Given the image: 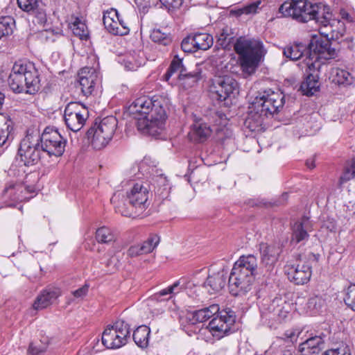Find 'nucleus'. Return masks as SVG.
<instances>
[{
	"label": "nucleus",
	"mask_w": 355,
	"mask_h": 355,
	"mask_svg": "<svg viewBox=\"0 0 355 355\" xmlns=\"http://www.w3.org/2000/svg\"><path fill=\"white\" fill-rule=\"evenodd\" d=\"M130 110L137 114L136 125L142 134L156 137L164 129L168 107L162 97L141 96L132 103Z\"/></svg>",
	"instance_id": "1"
},
{
	"label": "nucleus",
	"mask_w": 355,
	"mask_h": 355,
	"mask_svg": "<svg viewBox=\"0 0 355 355\" xmlns=\"http://www.w3.org/2000/svg\"><path fill=\"white\" fill-rule=\"evenodd\" d=\"M308 56L302 62L306 67L305 80L300 89H320L319 70L323 60L334 59L338 56V50L333 46L328 37L314 35L308 44Z\"/></svg>",
	"instance_id": "2"
},
{
	"label": "nucleus",
	"mask_w": 355,
	"mask_h": 355,
	"mask_svg": "<svg viewBox=\"0 0 355 355\" xmlns=\"http://www.w3.org/2000/svg\"><path fill=\"white\" fill-rule=\"evenodd\" d=\"M164 79L172 87L189 89L198 86L202 80L201 70L196 69L193 71H188L183 65L182 59L176 55L164 75Z\"/></svg>",
	"instance_id": "3"
},
{
	"label": "nucleus",
	"mask_w": 355,
	"mask_h": 355,
	"mask_svg": "<svg viewBox=\"0 0 355 355\" xmlns=\"http://www.w3.org/2000/svg\"><path fill=\"white\" fill-rule=\"evenodd\" d=\"M234 50L239 55L243 69H254L266 53L261 41L240 37L234 44Z\"/></svg>",
	"instance_id": "4"
},
{
	"label": "nucleus",
	"mask_w": 355,
	"mask_h": 355,
	"mask_svg": "<svg viewBox=\"0 0 355 355\" xmlns=\"http://www.w3.org/2000/svg\"><path fill=\"white\" fill-rule=\"evenodd\" d=\"M270 91V93L267 90H249L246 96L250 105H255L259 110L268 117L279 113L285 103V95L282 90Z\"/></svg>",
	"instance_id": "5"
},
{
	"label": "nucleus",
	"mask_w": 355,
	"mask_h": 355,
	"mask_svg": "<svg viewBox=\"0 0 355 355\" xmlns=\"http://www.w3.org/2000/svg\"><path fill=\"white\" fill-rule=\"evenodd\" d=\"M40 80L37 70L31 63L22 60L15 62L8 78L10 89L39 87Z\"/></svg>",
	"instance_id": "6"
},
{
	"label": "nucleus",
	"mask_w": 355,
	"mask_h": 355,
	"mask_svg": "<svg viewBox=\"0 0 355 355\" xmlns=\"http://www.w3.org/2000/svg\"><path fill=\"white\" fill-rule=\"evenodd\" d=\"M118 121L113 116L103 119L99 123L96 122L86 132V137L94 148L101 150L107 145L112 139L116 129Z\"/></svg>",
	"instance_id": "7"
},
{
	"label": "nucleus",
	"mask_w": 355,
	"mask_h": 355,
	"mask_svg": "<svg viewBox=\"0 0 355 355\" xmlns=\"http://www.w3.org/2000/svg\"><path fill=\"white\" fill-rule=\"evenodd\" d=\"M321 5L311 3L307 0H290L284 2L279 8L285 17H292L301 22H307L317 17Z\"/></svg>",
	"instance_id": "8"
},
{
	"label": "nucleus",
	"mask_w": 355,
	"mask_h": 355,
	"mask_svg": "<svg viewBox=\"0 0 355 355\" xmlns=\"http://www.w3.org/2000/svg\"><path fill=\"white\" fill-rule=\"evenodd\" d=\"M130 338V325L123 320L107 326L102 335V343L108 349H118L126 345Z\"/></svg>",
	"instance_id": "9"
},
{
	"label": "nucleus",
	"mask_w": 355,
	"mask_h": 355,
	"mask_svg": "<svg viewBox=\"0 0 355 355\" xmlns=\"http://www.w3.org/2000/svg\"><path fill=\"white\" fill-rule=\"evenodd\" d=\"M43 153L49 156L60 157L63 155L67 144V139H64L53 127H46L42 134L37 138Z\"/></svg>",
	"instance_id": "10"
},
{
	"label": "nucleus",
	"mask_w": 355,
	"mask_h": 355,
	"mask_svg": "<svg viewBox=\"0 0 355 355\" xmlns=\"http://www.w3.org/2000/svg\"><path fill=\"white\" fill-rule=\"evenodd\" d=\"M236 315L230 309L219 311L209 322L208 328L211 335L219 340L234 331Z\"/></svg>",
	"instance_id": "11"
},
{
	"label": "nucleus",
	"mask_w": 355,
	"mask_h": 355,
	"mask_svg": "<svg viewBox=\"0 0 355 355\" xmlns=\"http://www.w3.org/2000/svg\"><path fill=\"white\" fill-rule=\"evenodd\" d=\"M42 153L39 139L27 136L19 144L16 159H19L23 166H33L40 160Z\"/></svg>",
	"instance_id": "12"
},
{
	"label": "nucleus",
	"mask_w": 355,
	"mask_h": 355,
	"mask_svg": "<svg viewBox=\"0 0 355 355\" xmlns=\"http://www.w3.org/2000/svg\"><path fill=\"white\" fill-rule=\"evenodd\" d=\"M88 117V112L83 104L71 102L67 104L64 111V119L68 129L78 132L84 126Z\"/></svg>",
	"instance_id": "13"
},
{
	"label": "nucleus",
	"mask_w": 355,
	"mask_h": 355,
	"mask_svg": "<svg viewBox=\"0 0 355 355\" xmlns=\"http://www.w3.org/2000/svg\"><path fill=\"white\" fill-rule=\"evenodd\" d=\"M261 257V274L268 277L273 272L275 265L277 262L282 252V248L278 244L261 242L259 245Z\"/></svg>",
	"instance_id": "14"
},
{
	"label": "nucleus",
	"mask_w": 355,
	"mask_h": 355,
	"mask_svg": "<svg viewBox=\"0 0 355 355\" xmlns=\"http://www.w3.org/2000/svg\"><path fill=\"white\" fill-rule=\"evenodd\" d=\"M254 279L252 275L232 270L228 281L230 293L234 296L245 295L252 289Z\"/></svg>",
	"instance_id": "15"
},
{
	"label": "nucleus",
	"mask_w": 355,
	"mask_h": 355,
	"mask_svg": "<svg viewBox=\"0 0 355 355\" xmlns=\"http://www.w3.org/2000/svg\"><path fill=\"white\" fill-rule=\"evenodd\" d=\"M299 263L296 265L288 266V277L291 282L296 285L307 284L311 277V266L309 263L302 261V255H299Z\"/></svg>",
	"instance_id": "16"
},
{
	"label": "nucleus",
	"mask_w": 355,
	"mask_h": 355,
	"mask_svg": "<svg viewBox=\"0 0 355 355\" xmlns=\"http://www.w3.org/2000/svg\"><path fill=\"white\" fill-rule=\"evenodd\" d=\"M329 333H321L306 339L299 345L298 351L300 355H318L324 347V344Z\"/></svg>",
	"instance_id": "17"
},
{
	"label": "nucleus",
	"mask_w": 355,
	"mask_h": 355,
	"mask_svg": "<svg viewBox=\"0 0 355 355\" xmlns=\"http://www.w3.org/2000/svg\"><path fill=\"white\" fill-rule=\"evenodd\" d=\"M77 83L82 89H94L101 86V78L94 68L83 67L78 73Z\"/></svg>",
	"instance_id": "18"
},
{
	"label": "nucleus",
	"mask_w": 355,
	"mask_h": 355,
	"mask_svg": "<svg viewBox=\"0 0 355 355\" xmlns=\"http://www.w3.org/2000/svg\"><path fill=\"white\" fill-rule=\"evenodd\" d=\"M148 189L142 183H135L130 191L127 192L126 198L134 207L144 209L148 199Z\"/></svg>",
	"instance_id": "19"
},
{
	"label": "nucleus",
	"mask_w": 355,
	"mask_h": 355,
	"mask_svg": "<svg viewBox=\"0 0 355 355\" xmlns=\"http://www.w3.org/2000/svg\"><path fill=\"white\" fill-rule=\"evenodd\" d=\"M103 21L107 31L115 35H125L128 30L124 27H119V14L116 9L111 8L103 12Z\"/></svg>",
	"instance_id": "20"
},
{
	"label": "nucleus",
	"mask_w": 355,
	"mask_h": 355,
	"mask_svg": "<svg viewBox=\"0 0 355 355\" xmlns=\"http://www.w3.org/2000/svg\"><path fill=\"white\" fill-rule=\"evenodd\" d=\"M233 270L240 272L244 275L254 276L258 274V261L253 254L243 255L234 263Z\"/></svg>",
	"instance_id": "21"
},
{
	"label": "nucleus",
	"mask_w": 355,
	"mask_h": 355,
	"mask_svg": "<svg viewBox=\"0 0 355 355\" xmlns=\"http://www.w3.org/2000/svg\"><path fill=\"white\" fill-rule=\"evenodd\" d=\"M159 243V236L150 234L147 240L142 243L130 246L127 251V254L130 257H135L150 253L157 246Z\"/></svg>",
	"instance_id": "22"
},
{
	"label": "nucleus",
	"mask_w": 355,
	"mask_h": 355,
	"mask_svg": "<svg viewBox=\"0 0 355 355\" xmlns=\"http://www.w3.org/2000/svg\"><path fill=\"white\" fill-rule=\"evenodd\" d=\"M227 275V271L224 269L209 275L204 283L207 292L212 294L220 291L226 284Z\"/></svg>",
	"instance_id": "23"
},
{
	"label": "nucleus",
	"mask_w": 355,
	"mask_h": 355,
	"mask_svg": "<svg viewBox=\"0 0 355 355\" xmlns=\"http://www.w3.org/2000/svg\"><path fill=\"white\" fill-rule=\"evenodd\" d=\"M250 109V110L245 119L244 125L250 131H258L261 128L264 120L268 116L263 114L264 112L259 110L255 105H251Z\"/></svg>",
	"instance_id": "24"
},
{
	"label": "nucleus",
	"mask_w": 355,
	"mask_h": 355,
	"mask_svg": "<svg viewBox=\"0 0 355 355\" xmlns=\"http://www.w3.org/2000/svg\"><path fill=\"white\" fill-rule=\"evenodd\" d=\"M60 295L58 288H49L41 292L35 299L33 306L35 310L45 309L51 304Z\"/></svg>",
	"instance_id": "25"
},
{
	"label": "nucleus",
	"mask_w": 355,
	"mask_h": 355,
	"mask_svg": "<svg viewBox=\"0 0 355 355\" xmlns=\"http://www.w3.org/2000/svg\"><path fill=\"white\" fill-rule=\"evenodd\" d=\"M309 227L310 224L307 218L303 217L300 220L296 221L292 225L291 241L299 243L307 241L309 237L308 234Z\"/></svg>",
	"instance_id": "26"
},
{
	"label": "nucleus",
	"mask_w": 355,
	"mask_h": 355,
	"mask_svg": "<svg viewBox=\"0 0 355 355\" xmlns=\"http://www.w3.org/2000/svg\"><path fill=\"white\" fill-rule=\"evenodd\" d=\"M13 123L6 115L0 114V151H3L9 145Z\"/></svg>",
	"instance_id": "27"
},
{
	"label": "nucleus",
	"mask_w": 355,
	"mask_h": 355,
	"mask_svg": "<svg viewBox=\"0 0 355 355\" xmlns=\"http://www.w3.org/2000/svg\"><path fill=\"white\" fill-rule=\"evenodd\" d=\"M289 306V304L287 303L285 300L279 297H276L270 301L267 309L269 313L273 314L274 317L282 320L287 317L289 313L288 310Z\"/></svg>",
	"instance_id": "28"
},
{
	"label": "nucleus",
	"mask_w": 355,
	"mask_h": 355,
	"mask_svg": "<svg viewBox=\"0 0 355 355\" xmlns=\"http://www.w3.org/2000/svg\"><path fill=\"white\" fill-rule=\"evenodd\" d=\"M17 4L22 10L35 15L41 20L45 19L46 14L40 0H17Z\"/></svg>",
	"instance_id": "29"
},
{
	"label": "nucleus",
	"mask_w": 355,
	"mask_h": 355,
	"mask_svg": "<svg viewBox=\"0 0 355 355\" xmlns=\"http://www.w3.org/2000/svg\"><path fill=\"white\" fill-rule=\"evenodd\" d=\"M211 130L205 123H195L189 133V139L195 142H203L210 136Z\"/></svg>",
	"instance_id": "30"
},
{
	"label": "nucleus",
	"mask_w": 355,
	"mask_h": 355,
	"mask_svg": "<svg viewBox=\"0 0 355 355\" xmlns=\"http://www.w3.org/2000/svg\"><path fill=\"white\" fill-rule=\"evenodd\" d=\"M329 79L335 85L343 87H346L352 83V77L350 73L338 68L332 70Z\"/></svg>",
	"instance_id": "31"
},
{
	"label": "nucleus",
	"mask_w": 355,
	"mask_h": 355,
	"mask_svg": "<svg viewBox=\"0 0 355 355\" xmlns=\"http://www.w3.org/2000/svg\"><path fill=\"white\" fill-rule=\"evenodd\" d=\"M150 329L146 325L138 327L133 332L132 338L136 345L141 348H146L149 343Z\"/></svg>",
	"instance_id": "32"
},
{
	"label": "nucleus",
	"mask_w": 355,
	"mask_h": 355,
	"mask_svg": "<svg viewBox=\"0 0 355 355\" xmlns=\"http://www.w3.org/2000/svg\"><path fill=\"white\" fill-rule=\"evenodd\" d=\"M308 46L306 45H303L302 44H296L293 45L287 46L284 49V55L286 58H290L293 60H297L301 59L304 53H306V56L309 55Z\"/></svg>",
	"instance_id": "33"
},
{
	"label": "nucleus",
	"mask_w": 355,
	"mask_h": 355,
	"mask_svg": "<svg viewBox=\"0 0 355 355\" xmlns=\"http://www.w3.org/2000/svg\"><path fill=\"white\" fill-rule=\"evenodd\" d=\"M192 36L193 42L198 50L206 51L213 45V37L207 33H197Z\"/></svg>",
	"instance_id": "34"
},
{
	"label": "nucleus",
	"mask_w": 355,
	"mask_h": 355,
	"mask_svg": "<svg viewBox=\"0 0 355 355\" xmlns=\"http://www.w3.org/2000/svg\"><path fill=\"white\" fill-rule=\"evenodd\" d=\"M96 239L101 243H110L115 241L116 239V234L109 227L103 226L96 230Z\"/></svg>",
	"instance_id": "35"
},
{
	"label": "nucleus",
	"mask_w": 355,
	"mask_h": 355,
	"mask_svg": "<svg viewBox=\"0 0 355 355\" xmlns=\"http://www.w3.org/2000/svg\"><path fill=\"white\" fill-rule=\"evenodd\" d=\"M15 25L14 19L10 16L0 17V40L12 33Z\"/></svg>",
	"instance_id": "36"
},
{
	"label": "nucleus",
	"mask_w": 355,
	"mask_h": 355,
	"mask_svg": "<svg viewBox=\"0 0 355 355\" xmlns=\"http://www.w3.org/2000/svg\"><path fill=\"white\" fill-rule=\"evenodd\" d=\"M20 187L15 183L10 182L5 187L3 192L2 197L6 202L7 200L15 202L20 199L18 191H19Z\"/></svg>",
	"instance_id": "37"
},
{
	"label": "nucleus",
	"mask_w": 355,
	"mask_h": 355,
	"mask_svg": "<svg viewBox=\"0 0 355 355\" xmlns=\"http://www.w3.org/2000/svg\"><path fill=\"white\" fill-rule=\"evenodd\" d=\"M322 355H352L350 347L342 342L334 345L331 349L326 350Z\"/></svg>",
	"instance_id": "38"
},
{
	"label": "nucleus",
	"mask_w": 355,
	"mask_h": 355,
	"mask_svg": "<svg viewBox=\"0 0 355 355\" xmlns=\"http://www.w3.org/2000/svg\"><path fill=\"white\" fill-rule=\"evenodd\" d=\"M151 40L163 46H168L171 43V38L168 33H163L160 29H154L150 34Z\"/></svg>",
	"instance_id": "39"
},
{
	"label": "nucleus",
	"mask_w": 355,
	"mask_h": 355,
	"mask_svg": "<svg viewBox=\"0 0 355 355\" xmlns=\"http://www.w3.org/2000/svg\"><path fill=\"white\" fill-rule=\"evenodd\" d=\"M355 178V158L345 167L344 171L339 179V184H343Z\"/></svg>",
	"instance_id": "40"
},
{
	"label": "nucleus",
	"mask_w": 355,
	"mask_h": 355,
	"mask_svg": "<svg viewBox=\"0 0 355 355\" xmlns=\"http://www.w3.org/2000/svg\"><path fill=\"white\" fill-rule=\"evenodd\" d=\"M214 85L223 89H236L238 87L236 80L228 76L217 77L214 81Z\"/></svg>",
	"instance_id": "41"
},
{
	"label": "nucleus",
	"mask_w": 355,
	"mask_h": 355,
	"mask_svg": "<svg viewBox=\"0 0 355 355\" xmlns=\"http://www.w3.org/2000/svg\"><path fill=\"white\" fill-rule=\"evenodd\" d=\"M72 31L74 35L80 37L81 39L86 38L88 36L86 24L81 22L78 18L73 23Z\"/></svg>",
	"instance_id": "42"
},
{
	"label": "nucleus",
	"mask_w": 355,
	"mask_h": 355,
	"mask_svg": "<svg viewBox=\"0 0 355 355\" xmlns=\"http://www.w3.org/2000/svg\"><path fill=\"white\" fill-rule=\"evenodd\" d=\"M324 304V300L319 296L315 295L311 297L307 302V309L312 313H316L319 311Z\"/></svg>",
	"instance_id": "43"
},
{
	"label": "nucleus",
	"mask_w": 355,
	"mask_h": 355,
	"mask_svg": "<svg viewBox=\"0 0 355 355\" xmlns=\"http://www.w3.org/2000/svg\"><path fill=\"white\" fill-rule=\"evenodd\" d=\"M153 187H155V192L159 195L163 193L164 190H166L168 186V180L165 176L160 175L153 179Z\"/></svg>",
	"instance_id": "44"
},
{
	"label": "nucleus",
	"mask_w": 355,
	"mask_h": 355,
	"mask_svg": "<svg viewBox=\"0 0 355 355\" xmlns=\"http://www.w3.org/2000/svg\"><path fill=\"white\" fill-rule=\"evenodd\" d=\"M16 95L15 99L21 101H31L37 90H12Z\"/></svg>",
	"instance_id": "45"
},
{
	"label": "nucleus",
	"mask_w": 355,
	"mask_h": 355,
	"mask_svg": "<svg viewBox=\"0 0 355 355\" xmlns=\"http://www.w3.org/2000/svg\"><path fill=\"white\" fill-rule=\"evenodd\" d=\"M318 5H321L322 7L320 8V12L317 15V17L313 18V19H315L318 22L322 24L324 26H327L329 24L331 14L329 11L325 13V10L326 8L329 10V8H327L322 3H318Z\"/></svg>",
	"instance_id": "46"
},
{
	"label": "nucleus",
	"mask_w": 355,
	"mask_h": 355,
	"mask_svg": "<svg viewBox=\"0 0 355 355\" xmlns=\"http://www.w3.org/2000/svg\"><path fill=\"white\" fill-rule=\"evenodd\" d=\"M318 5H321L322 7L320 8V12L317 15V17L313 18V19H315L318 22L322 24L324 26H327L329 24L331 14L329 11L325 13V10L326 8L329 10V8H327L322 3H318Z\"/></svg>",
	"instance_id": "47"
},
{
	"label": "nucleus",
	"mask_w": 355,
	"mask_h": 355,
	"mask_svg": "<svg viewBox=\"0 0 355 355\" xmlns=\"http://www.w3.org/2000/svg\"><path fill=\"white\" fill-rule=\"evenodd\" d=\"M345 304L355 311V285L349 286L344 298Z\"/></svg>",
	"instance_id": "48"
},
{
	"label": "nucleus",
	"mask_w": 355,
	"mask_h": 355,
	"mask_svg": "<svg viewBox=\"0 0 355 355\" xmlns=\"http://www.w3.org/2000/svg\"><path fill=\"white\" fill-rule=\"evenodd\" d=\"M260 4L261 1H257L246 6H244L240 9H238L237 10L235 11V13L237 16H241L243 14L249 15L256 13Z\"/></svg>",
	"instance_id": "49"
},
{
	"label": "nucleus",
	"mask_w": 355,
	"mask_h": 355,
	"mask_svg": "<svg viewBox=\"0 0 355 355\" xmlns=\"http://www.w3.org/2000/svg\"><path fill=\"white\" fill-rule=\"evenodd\" d=\"M233 37H230L229 28L225 27L222 29L221 33L218 35V43L223 48H227Z\"/></svg>",
	"instance_id": "50"
},
{
	"label": "nucleus",
	"mask_w": 355,
	"mask_h": 355,
	"mask_svg": "<svg viewBox=\"0 0 355 355\" xmlns=\"http://www.w3.org/2000/svg\"><path fill=\"white\" fill-rule=\"evenodd\" d=\"M181 49L183 51L187 53L196 52L198 51L193 42L192 35H190L182 40L181 43Z\"/></svg>",
	"instance_id": "51"
},
{
	"label": "nucleus",
	"mask_w": 355,
	"mask_h": 355,
	"mask_svg": "<svg viewBox=\"0 0 355 355\" xmlns=\"http://www.w3.org/2000/svg\"><path fill=\"white\" fill-rule=\"evenodd\" d=\"M185 285L184 281L182 279H179L174 282L172 285L168 286V291L171 293V295L166 298V300L170 299L173 295L178 294L182 292L184 289H185Z\"/></svg>",
	"instance_id": "52"
},
{
	"label": "nucleus",
	"mask_w": 355,
	"mask_h": 355,
	"mask_svg": "<svg viewBox=\"0 0 355 355\" xmlns=\"http://www.w3.org/2000/svg\"><path fill=\"white\" fill-rule=\"evenodd\" d=\"M232 94V90H216L215 94L217 99L221 102H224V104L228 105L230 102V98Z\"/></svg>",
	"instance_id": "53"
},
{
	"label": "nucleus",
	"mask_w": 355,
	"mask_h": 355,
	"mask_svg": "<svg viewBox=\"0 0 355 355\" xmlns=\"http://www.w3.org/2000/svg\"><path fill=\"white\" fill-rule=\"evenodd\" d=\"M46 347L31 343L28 349V355H43L46 352Z\"/></svg>",
	"instance_id": "54"
},
{
	"label": "nucleus",
	"mask_w": 355,
	"mask_h": 355,
	"mask_svg": "<svg viewBox=\"0 0 355 355\" xmlns=\"http://www.w3.org/2000/svg\"><path fill=\"white\" fill-rule=\"evenodd\" d=\"M161 4L164 6L168 10L179 8L182 3L183 0H159Z\"/></svg>",
	"instance_id": "55"
},
{
	"label": "nucleus",
	"mask_w": 355,
	"mask_h": 355,
	"mask_svg": "<svg viewBox=\"0 0 355 355\" xmlns=\"http://www.w3.org/2000/svg\"><path fill=\"white\" fill-rule=\"evenodd\" d=\"M203 310L205 312L206 316L207 317V320H209L211 317L216 316V315L220 311V309L218 304H213L209 306L203 308Z\"/></svg>",
	"instance_id": "56"
},
{
	"label": "nucleus",
	"mask_w": 355,
	"mask_h": 355,
	"mask_svg": "<svg viewBox=\"0 0 355 355\" xmlns=\"http://www.w3.org/2000/svg\"><path fill=\"white\" fill-rule=\"evenodd\" d=\"M89 286L87 284H85L78 289L72 291V295L76 298H83L87 294Z\"/></svg>",
	"instance_id": "57"
},
{
	"label": "nucleus",
	"mask_w": 355,
	"mask_h": 355,
	"mask_svg": "<svg viewBox=\"0 0 355 355\" xmlns=\"http://www.w3.org/2000/svg\"><path fill=\"white\" fill-rule=\"evenodd\" d=\"M193 318L196 322H203L207 320V317L206 316L205 312L203 309L197 310L193 312Z\"/></svg>",
	"instance_id": "58"
},
{
	"label": "nucleus",
	"mask_w": 355,
	"mask_h": 355,
	"mask_svg": "<svg viewBox=\"0 0 355 355\" xmlns=\"http://www.w3.org/2000/svg\"><path fill=\"white\" fill-rule=\"evenodd\" d=\"M304 80H305V78ZM304 81V80H303V82ZM302 81L300 82V85H302ZM298 84H300V83H297V80L294 77H290L284 80L283 85L286 87H296ZM300 86L301 85H300L299 89L300 88Z\"/></svg>",
	"instance_id": "59"
},
{
	"label": "nucleus",
	"mask_w": 355,
	"mask_h": 355,
	"mask_svg": "<svg viewBox=\"0 0 355 355\" xmlns=\"http://www.w3.org/2000/svg\"><path fill=\"white\" fill-rule=\"evenodd\" d=\"M168 295H171V293H169V291H168V287L166 288H164L159 291L158 293H155L154 295L152 296L151 300H155L157 301H162V297L166 296Z\"/></svg>",
	"instance_id": "60"
},
{
	"label": "nucleus",
	"mask_w": 355,
	"mask_h": 355,
	"mask_svg": "<svg viewBox=\"0 0 355 355\" xmlns=\"http://www.w3.org/2000/svg\"><path fill=\"white\" fill-rule=\"evenodd\" d=\"M302 258L303 261H304L305 259H307L308 261L318 262L320 258V254H315L313 252H309L306 255H302Z\"/></svg>",
	"instance_id": "61"
},
{
	"label": "nucleus",
	"mask_w": 355,
	"mask_h": 355,
	"mask_svg": "<svg viewBox=\"0 0 355 355\" xmlns=\"http://www.w3.org/2000/svg\"><path fill=\"white\" fill-rule=\"evenodd\" d=\"M116 211L119 212L122 216L126 217L132 216V214L130 211H129L128 210L123 209V207H121L120 206H117L116 207Z\"/></svg>",
	"instance_id": "62"
},
{
	"label": "nucleus",
	"mask_w": 355,
	"mask_h": 355,
	"mask_svg": "<svg viewBox=\"0 0 355 355\" xmlns=\"http://www.w3.org/2000/svg\"><path fill=\"white\" fill-rule=\"evenodd\" d=\"M125 62V67L128 69V70H130V71H135L137 69L138 67V65L136 64H134L132 63L130 60H126L124 61Z\"/></svg>",
	"instance_id": "63"
},
{
	"label": "nucleus",
	"mask_w": 355,
	"mask_h": 355,
	"mask_svg": "<svg viewBox=\"0 0 355 355\" xmlns=\"http://www.w3.org/2000/svg\"><path fill=\"white\" fill-rule=\"evenodd\" d=\"M340 16L343 19H345L348 22H352L353 21L352 17L344 10H340Z\"/></svg>",
	"instance_id": "64"
}]
</instances>
